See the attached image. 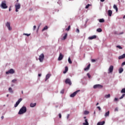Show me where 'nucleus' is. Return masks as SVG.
I'll list each match as a JSON object with an SVG mask.
<instances>
[{
  "instance_id": "37998d69",
  "label": "nucleus",
  "mask_w": 125,
  "mask_h": 125,
  "mask_svg": "<svg viewBox=\"0 0 125 125\" xmlns=\"http://www.w3.org/2000/svg\"><path fill=\"white\" fill-rule=\"evenodd\" d=\"M36 28H37V26L36 25H34L33 26V30H34V31H35V30H36Z\"/></svg>"
},
{
  "instance_id": "c756f323",
  "label": "nucleus",
  "mask_w": 125,
  "mask_h": 125,
  "mask_svg": "<svg viewBox=\"0 0 125 125\" xmlns=\"http://www.w3.org/2000/svg\"><path fill=\"white\" fill-rule=\"evenodd\" d=\"M97 32H98V33H101V32H102V29L101 28H98L97 29Z\"/></svg>"
},
{
  "instance_id": "cd10ccee",
  "label": "nucleus",
  "mask_w": 125,
  "mask_h": 125,
  "mask_svg": "<svg viewBox=\"0 0 125 125\" xmlns=\"http://www.w3.org/2000/svg\"><path fill=\"white\" fill-rule=\"evenodd\" d=\"M47 26H45L42 29V32H43V31H45V30H47L48 29Z\"/></svg>"
},
{
  "instance_id": "393cba45",
  "label": "nucleus",
  "mask_w": 125,
  "mask_h": 125,
  "mask_svg": "<svg viewBox=\"0 0 125 125\" xmlns=\"http://www.w3.org/2000/svg\"><path fill=\"white\" fill-rule=\"evenodd\" d=\"M83 125H88V122H87V119H85V123H83Z\"/></svg>"
},
{
  "instance_id": "bf43d9fd",
  "label": "nucleus",
  "mask_w": 125,
  "mask_h": 125,
  "mask_svg": "<svg viewBox=\"0 0 125 125\" xmlns=\"http://www.w3.org/2000/svg\"><path fill=\"white\" fill-rule=\"evenodd\" d=\"M19 1V0H17V2H18Z\"/></svg>"
},
{
  "instance_id": "f704fd0d",
  "label": "nucleus",
  "mask_w": 125,
  "mask_h": 125,
  "mask_svg": "<svg viewBox=\"0 0 125 125\" xmlns=\"http://www.w3.org/2000/svg\"><path fill=\"white\" fill-rule=\"evenodd\" d=\"M23 35L24 36H27V37H29V36H30L31 35L30 34H27V33H24Z\"/></svg>"
},
{
  "instance_id": "6ab92c4d",
  "label": "nucleus",
  "mask_w": 125,
  "mask_h": 125,
  "mask_svg": "<svg viewBox=\"0 0 125 125\" xmlns=\"http://www.w3.org/2000/svg\"><path fill=\"white\" fill-rule=\"evenodd\" d=\"M105 124V121L100 122L97 123V125H103Z\"/></svg>"
},
{
  "instance_id": "aec40b11",
  "label": "nucleus",
  "mask_w": 125,
  "mask_h": 125,
  "mask_svg": "<svg viewBox=\"0 0 125 125\" xmlns=\"http://www.w3.org/2000/svg\"><path fill=\"white\" fill-rule=\"evenodd\" d=\"M68 67L67 66H65V70L63 72V74H66V73H67V72H68Z\"/></svg>"
},
{
  "instance_id": "13d9d810",
  "label": "nucleus",
  "mask_w": 125,
  "mask_h": 125,
  "mask_svg": "<svg viewBox=\"0 0 125 125\" xmlns=\"http://www.w3.org/2000/svg\"><path fill=\"white\" fill-rule=\"evenodd\" d=\"M6 96H7V97H8V96H9V95L7 94V95H6Z\"/></svg>"
},
{
  "instance_id": "4468645a",
  "label": "nucleus",
  "mask_w": 125,
  "mask_h": 125,
  "mask_svg": "<svg viewBox=\"0 0 125 125\" xmlns=\"http://www.w3.org/2000/svg\"><path fill=\"white\" fill-rule=\"evenodd\" d=\"M124 58H125V54H124L123 55H122L118 57V59H119L120 60L121 59H124Z\"/></svg>"
},
{
  "instance_id": "49530a36",
  "label": "nucleus",
  "mask_w": 125,
  "mask_h": 125,
  "mask_svg": "<svg viewBox=\"0 0 125 125\" xmlns=\"http://www.w3.org/2000/svg\"><path fill=\"white\" fill-rule=\"evenodd\" d=\"M118 100H119V99L117 98H115L114 100V101H118Z\"/></svg>"
},
{
  "instance_id": "3c124183",
  "label": "nucleus",
  "mask_w": 125,
  "mask_h": 125,
  "mask_svg": "<svg viewBox=\"0 0 125 125\" xmlns=\"http://www.w3.org/2000/svg\"><path fill=\"white\" fill-rule=\"evenodd\" d=\"M123 34H124V32H123L120 33L119 34V35H123Z\"/></svg>"
},
{
  "instance_id": "c03bdc74",
  "label": "nucleus",
  "mask_w": 125,
  "mask_h": 125,
  "mask_svg": "<svg viewBox=\"0 0 125 125\" xmlns=\"http://www.w3.org/2000/svg\"><path fill=\"white\" fill-rule=\"evenodd\" d=\"M76 32H77V33H80V30L79 29V28H77L76 29Z\"/></svg>"
},
{
  "instance_id": "a211bd4d",
  "label": "nucleus",
  "mask_w": 125,
  "mask_h": 125,
  "mask_svg": "<svg viewBox=\"0 0 125 125\" xmlns=\"http://www.w3.org/2000/svg\"><path fill=\"white\" fill-rule=\"evenodd\" d=\"M94 39H96V35H93L89 37V40H93Z\"/></svg>"
},
{
  "instance_id": "09e8293b",
  "label": "nucleus",
  "mask_w": 125,
  "mask_h": 125,
  "mask_svg": "<svg viewBox=\"0 0 125 125\" xmlns=\"http://www.w3.org/2000/svg\"><path fill=\"white\" fill-rule=\"evenodd\" d=\"M1 120H3V119H4V117L3 116H1Z\"/></svg>"
},
{
  "instance_id": "2f4dec72",
  "label": "nucleus",
  "mask_w": 125,
  "mask_h": 125,
  "mask_svg": "<svg viewBox=\"0 0 125 125\" xmlns=\"http://www.w3.org/2000/svg\"><path fill=\"white\" fill-rule=\"evenodd\" d=\"M121 92V93H125V88L122 89Z\"/></svg>"
},
{
  "instance_id": "de8ad7c7",
  "label": "nucleus",
  "mask_w": 125,
  "mask_h": 125,
  "mask_svg": "<svg viewBox=\"0 0 125 125\" xmlns=\"http://www.w3.org/2000/svg\"><path fill=\"white\" fill-rule=\"evenodd\" d=\"M61 93L63 94V93H64V90H62L61 91Z\"/></svg>"
},
{
  "instance_id": "6e6d98bb",
  "label": "nucleus",
  "mask_w": 125,
  "mask_h": 125,
  "mask_svg": "<svg viewBox=\"0 0 125 125\" xmlns=\"http://www.w3.org/2000/svg\"><path fill=\"white\" fill-rule=\"evenodd\" d=\"M115 111H118V108H116L115 109Z\"/></svg>"
},
{
  "instance_id": "052dcab7",
  "label": "nucleus",
  "mask_w": 125,
  "mask_h": 125,
  "mask_svg": "<svg viewBox=\"0 0 125 125\" xmlns=\"http://www.w3.org/2000/svg\"><path fill=\"white\" fill-rule=\"evenodd\" d=\"M84 119H86V117H84Z\"/></svg>"
},
{
  "instance_id": "e433bc0d",
  "label": "nucleus",
  "mask_w": 125,
  "mask_h": 125,
  "mask_svg": "<svg viewBox=\"0 0 125 125\" xmlns=\"http://www.w3.org/2000/svg\"><path fill=\"white\" fill-rule=\"evenodd\" d=\"M16 82H17V80L16 79H14L12 81V83H15Z\"/></svg>"
},
{
  "instance_id": "c85d7f7f",
  "label": "nucleus",
  "mask_w": 125,
  "mask_h": 125,
  "mask_svg": "<svg viewBox=\"0 0 125 125\" xmlns=\"http://www.w3.org/2000/svg\"><path fill=\"white\" fill-rule=\"evenodd\" d=\"M111 97V95L110 94H108V95H105V98H110Z\"/></svg>"
},
{
  "instance_id": "ddd939ff",
  "label": "nucleus",
  "mask_w": 125,
  "mask_h": 125,
  "mask_svg": "<svg viewBox=\"0 0 125 125\" xmlns=\"http://www.w3.org/2000/svg\"><path fill=\"white\" fill-rule=\"evenodd\" d=\"M68 36V34L65 33L64 34V36L63 37V38L62 39V41H65V40H66V39H67V37Z\"/></svg>"
},
{
  "instance_id": "20e7f679",
  "label": "nucleus",
  "mask_w": 125,
  "mask_h": 125,
  "mask_svg": "<svg viewBox=\"0 0 125 125\" xmlns=\"http://www.w3.org/2000/svg\"><path fill=\"white\" fill-rule=\"evenodd\" d=\"M93 88L94 89H96V88H103V85L98 84H95L93 86Z\"/></svg>"
},
{
  "instance_id": "f3484780",
  "label": "nucleus",
  "mask_w": 125,
  "mask_h": 125,
  "mask_svg": "<svg viewBox=\"0 0 125 125\" xmlns=\"http://www.w3.org/2000/svg\"><path fill=\"white\" fill-rule=\"evenodd\" d=\"M90 68V63H89L86 67H85L84 69V71H87L88 70H89V68Z\"/></svg>"
},
{
  "instance_id": "ea45409f",
  "label": "nucleus",
  "mask_w": 125,
  "mask_h": 125,
  "mask_svg": "<svg viewBox=\"0 0 125 125\" xmlns=\"http://www.w3.org/2000/svg\"><path fill=\"white\" fill-rule=\"evenodd\" d=\"M97 108L99 109V111H101V107L100 106H97Z\"/></svg>"
},
{
  "instance_id": "a19ab883",
  "label": "nucleus",
  "mask_w": 125,
  "mask_h": 125,
  "mask_svg": "<svg viewBox=\"0 0 125 125\" xmlns=\"http://www.w3.org/2000/svg\"><path fill=\"white\" fill-rule=\"evenodd\" d=\"M117 47H118V48H119L120 49H122L123 48L122 47V46H120V45H118L117 46Z\"/></svg>"
},
{
  "instance_id": "39448f33",
  "label": "nucleus",
  "mask_w": 125,
  "mask_h": 125,
  "mask_svg": "<svg viewBox=\"0 0 125 125\" xmlns=\"http://www.w3.org/2000/svg\"><path fill=\"white\" fill-rule=\"evenodd\" d=\"M43 59H44V55H43V54H41L39 56V61H40V62H42L43 61Z\"/></svg>"
},
{
  "instance_id": "9d476101",
  "label": "nucleus",
  "mask_w": 125,
  "mask_h": 125,
  "mask_svg": "<svg viewBox=\"0 0 125 125\" xmlns=\"http://www.w3.org/2000/svg\"><path fill=\"white\" fill-rule=\"evenodd\" d=\"M6 27H7L8 30L9 31H11V30H12V28L11 27H10V22H6L5 24Z\"/></svg>"
},
{
  "instance_id": "79ce46f5",
  "label": "nucleus",
  "mask_w": 125,
  "mask_h": 125,
  "mask_svg": "<svg viewBox=\"0 0 125 125\" xmlns=\"http://www.w3.org/2000/svg\"><path fill=\"white\" fill-rule=\"evenodd\" d=\"M59 117L60 119H61V118H62V115H61V113H60V114H59Z\"/></svg>"
},
{
  "instance_id": "b1692460",
  "label": "nucleus",
  "mask_w": 125,
  "mask_h": 125,
  "mask_svg": "<svg viewBox=\"0 0 125 125\" xmlns=\"http://www.w3.org/2000/svg\"><path fill=\"white\" fill-rule=\"evenodd\" d=\"M100 23H104L105 22V20H104V19H101L99 20Z\"/></svg>"
},
{
  "instance_id": "4c0bfd02",
  "label": "nucleus",
  "mask_w": 125,
  "mask_h": 125,
  "mask_svg": "<svg viewBox=\"0 0 125 125\" xmlns=\"http://www.w3.org/2000/svg\"><path fill=\"white\" fill-rule=\"evenodd\" d=\"M89 6H90V4H88L86 6H85V8L87 9L88 8V7H89Z\"/></svg>"
},
{
  "instance_id": "c9c22d12",
  "label": "nucleus",
  "mask_w": 125,
  "mask_h": 125,
  "mask_svg": "<svg viewBox=\"0 0 125 125\" xmlns=\"http://www.w3.org/2000/svg\"><path fill=\"white\" fill-rule=\"evenodd\" d=\"M125 94H123L122 96L119 98V99H123L125 97Z\"/></svg>"
},
{
  "instance_id": "680f3d73",
  "label": "nucleus",
  "mask_w": 125,
  "mask_h": 125,
  "mask_svg": "<svg viewBox=\"0 0 125 125\" xmlns=\"http://www.w3.org/2000/svg\"><path fill=\"white\" fill-rule=\"evenodd\" d=\"M21 93H22V94H23V91H21Z\"/></svg>"
},
{
  "instance_id": "9b49d317",
  "label": "nucleus",
  "mask_w": 125,
  "mask_h": 125,
  "mask_svg": "<svg viewBox=\"0 0 125 125\" xmlns=\"http://www.w3.org/2000/svg\"><path fill=\"white\" fill-rule=\"evenodd\" d=\"M80 91H81V90H78L77 91L74 92L70 95V97H75V95H77L78 92H80Z\"/></svg>"
},
{
  "instance_id": "f8f14e48",
  "label": "nucleus",
  "mask_w": 125,
  "mask_h": 125,
  "mask_svg": "<svg viewBox=\"0 0 125 125\" xmlns=\"http://www.w3.org/2000/svg\"><path fill=\"white\" fill-rule=\"evenodd\" d=\"M63 59V56L62 55V53H60V56L58 58L59 61H61Z\"/></svg>"
},
{
  "instance_id": "864d4df0",
  "label": "nucleus",
  "mask_w": 125,
  "mask_h": 125,
  "mask_svg": "<svg viewBox=\"0 0 125 125\" xmlns=\"http://www.w3.org/2000/svg\"><path fill=\"white\" fill-rule=\"evenodd\" d=\"M38 76H39V77H41V76H42V74H39L38 75Z\"/></svg>"
},
{
  "instance_id": "a878e982",
  "label": "nucleus",
  "mask_w": 125,
  "mask_h": 125,
  "mask_svg": "<svg viewBox=\"0 0 125 125\" xmlns=\"http://www.w3.org/2000/svg\"><path fill=\"white\" fill-rule=\"evenodd\" d=\"M8 90L10 93H13V90H12V88L11 87H9Z\"/></svg>"
},
{
  "instance_id": "a18cd8bd",
  "label": "nucleus",
  "mask_w": 125,
  "mask_h": 125,
  "mask_svg": "<svg viewBox=\"0 0 125 125\" xmlns=\"http://www.w3.org/2000/svg\"><path fill=\"white\" fill-rule=\"evenodd\" d=\"M96 61V60H94V59H92L91 60V62H95Z\"/></svg>"
},
{
  "instance_id": "8fccbe9b",
  "label": "nucleus",
  "mask_w": 125,
  "mask_h": 125,
  "mask_svg": "<svg viewBox=\"0 0 125 125\" xmlns=\"http://www.w3.org/2000/svg\"><path fill=\"white\" fill-rule=\"evenodd\" d=\"M69 117H70V114L67 115V118L69 119Z\"/></svg>"
},
{
  "instance_id": "4d7b16f0",
  "label": "nucleus",
  "mask_w": 125,
  "mask_h": 125,
  "mask_svg": "<svg viewBox=\"0 0 125 125\" xmlns=\"http://www.w3.org/2000/svg\"><path fill=\"white\" fill-rule=\"evenodd\" d=\"M11 11V8H9V11Z\"/></svg>"
},
{
  "instance_id": "6e6552de",
  "label": "nucleus",
  "mask_w": 125,
  "mask_h": 125,
  "mask_svg": "<svg viewBox=\"0 0 125 125\" xmlns=\"http://www.w3.org/2000/svg\"><path fill=\"white\" fill-rule=\"evenodd\" d=\"M113 71H114V66L110 65L108 68V73H113Z\"/></svg>"
},
{
  "instance_id": "7ed1b4c3",
  "label": "nucleus",
  "mask_w": 125,
  "mask_h": 125,
  "mask_svg": "<svg viewBox=\"0 0 125 125\" xmlns=\"http://www.w3.org/2000/svg\"><path fill=\"white\" fill-rule=\"evenodd\" d=\"M15 11L16 12H18L19 10L18 9H20V8H21V4H20V3H16L15 5Z\"/></svg>"
},
{
  "instance_id": "4be33fe9",
  "label": "nucleus",
  "mask_w": 125,
  "mask_h": 125,
  "mask_svg": "<svg viewBox=\"0 0 125 125\" xmlns=\"http://www.w3.org/2000/svg\"><path fill=\"white\" fill-rule=\"evenodd\" d=\"M113 8H114V9H115L116 12H118V7L117 6V5H116L115 4H114V5H113Z\"/></svg>"
},
{
  "instance_id": "72a5a7b5",
  "label": "nucleus",
  "mask_w": 125,
  "mask_h": 125,
  "mask_svg": "<svg viewBox=\"0 0 125 125\" xmlns=\"http://www.w3.org/2000/svg\"><path fill=\"white\" fill-rule=\"evenodd\" d=\"M68 63L69 64H72V61H71V59L70 58H68Z\"/></svg>"
},
{
  "instance_id": "0eeeda50",
  "label": "nucleus",
  "mask_w": 125,
  "mask_h": 125,
  "mask_svg": "<svg viewBox=\"0 0 125 125\" xmlns=\"http://www.w3.org/2000/svg\"><path fill=\"white\" fill-rule=\"evenodd\" d=\"M14 73H15V71L13 69H11L8 71L6 72V75H8L9 74H14Z\"/></svg>"
},
{
  "instance_id": "2eb2a0df",
  "label": "nucleus",
  "mask_w": 125,
  "mask_h": 125,
  "mask_svg": "<svg viewBox=\"0 0 125 125\" xmlns=\"http://www.w3.org/2000/svg\"><path fill=\"white\" fill-rule=\"evenodd\" d=\"M50 76H51V75H50V74H48L46 75V79L45 80V81L46 82V81H47V80H48V79L49 78H50Z\"/></svg>"
},
{
  "instance_id": "f03ea898",
  "label": "nucleus",
  "mask_w": 125,
  "mask_h": 125,
  "mask_svg": "<svg viewBox=\"0 0 125 125\" xmlns=\"http://www.w3.org/2000/svg\"><path fill=\"white\" fill-rule=\"evenodd\" d=\"M0 6L1 8H3V9H6V8H7V5H6V1L4 0L1 2Z\"/></svg>"
},
{
  "instance_id": "7c9ffc66",
  "label": "nucleus",
  "mask_w": 125,
  "mask_h": 125,
  "mask_svg": "<svg viewBox=\"0 0 125 125\" xmlns=\"http://www.w3.org/2000/svg\"><path fill=\"white\" fill-rule=\"evenodd\" d=\"M70 29H71V26L70 25L68 26V28L65 29V31H70Z\"/></svg>"
},
{
  "instance_id": "dca6fc26",
  "label": "nucleus",
  "mask_w": 125,
  "mask_h": 125,
  "mask_svg": "<svg viewBox=\"0 0 125 125\" xmlns=\"http://www.w3.org/2000/svg\"><path fill=\"white\" fill-rule=\"evenodd\" d=\"M113 14V12L111 10H109L108 11V16H112V14Z\"/></svg>"
},
{
  "instance_id": "473e14b6",
  "label": "nucleus",
  "mask_w": 125,
  "mask_h": 125,
  "mask_svg": "<svg viewBox=\"0 0 125 125\" xmlns=\"http://www.w3.org/2000/svg\"><path fill=\"white\" fill-rule=\"evenodd\" d=\"M84 115H88V114H89V112L86 110L84 112Z\"/></svg>"
},
{
  "instance_id": "0e129e2a",
  "label": "nucleus",
  "mask_w": 125,
  "mask_h": 125,
  "mask_svg": "<svg viewBox=\"0 0 125 125\" xmlns=\"http://www.w3.org/2000/svg\"><path fill=\"white\" fill-rule=\"evenodd\" d=\"M94 114H95V111L94 112Z\"/></svg>"
},
{
  "instance_id": "f257e3e1",
  "label": "nucleus",
  "mask_w": 125,
  "mask_h": 125,
  "mask_svg": "<svg viewBox=\"0 0 125 125\" xmlns=\"http://www.w3.org/2000/svg\"><path fill=\"white\" fill-rule=\"evenodd\" d=\"M27 112V108L26 106H22L18 114L19 115H22Z\"/></svg>"
},
{
  "instance_id": "5fc2aeb1",
  "label": "nucleus",
  "mask_w": 125,
  "mask_h": 125,
  "mask_svg": "<svg viewBox=\"0 0 125 125\" xmlns=\"http://www.w3.org/2000/svg\"><path fill=\"white\" fill-rule=\"evenodd\" d=\"M99 105V103H97L96 104V106H97V105Z\"/></svg>"
},
{
  "instance_id": "412c9836",
  "label": "nucleus",
  "mask_w": 125,
  "mask_h": 125,
  "mask_svg": "<svg viewBox=\"0 0 125 125\" xmlns=\"http://www.w3.org/2000/svg\"><path fill=\"white\" fill-rule=\"evenodd\" d=\"M109 115H110V111H108L104 114V117H109Z\"/></svg>"
},
{
  "instance_id": "603ef678",
  "label": "nucleus",
  "mask_w": 125,
  "mask_h": 125,
  "mask_svg": "<svg viewBox=\"0 0 125 125\" xmlns=\"http://www.w3.org/2000/svg\"><path fill=\"white\" fill-rule=\"evenodd\" d=\"M101 1H102V2H103L105 1V0H101Z\"/></svg>"
},
{
  "instance_id": "423d86ee",
  "label": "nucleus",
  "mask_w": 125,
  "mask_h": 125,
  "mask_svg": "<svg viewBox=\"0 0 125 125\" xmlns=\"http://www.w3.org/2000/svg\"><path fill=\"white\" fill-rule=\"evenodd\" d=\"M65 83L66 84H69V85H72V82H71V80L69 79H66L65 81Z\"/></svg>"
},
{
  "instance_id": "58836bf2",
  "label": "nucleus",
  "mask_w": 125,
  "mask_h": 125,
  "mask_svg": "<svg viewBox=\"0 0 125 125\" xmlns=\"http://www.w3.org/2000/svg\"><path fill=\"white\" fill-rule=\"evenodd\" d=\"M87 76L88 77L89 79H90V77L91 76H90V74H89V73H87Z\"/></svg>"
},
{
  "instance_id": "1a4fd4ad",
  "label": "nucleus",
  "mask_w": 125,
  "mask_h": 125,
  "mask_svg": "<svg viewBox=\"0 0 125 125\" xmlns=\"http://www.w3.org/2000/svg\"><path fill=\"white\" fill-rule=\"evenodd\" d=\"M21 101H22V98L19 99V100L16 103V104L14 105L15 108H16V107H17V106L20 104V102H21Z\"/></svg>"
},
{
  "instance_id": "bb28decb",
  "label": "nucleus",
  "mask_w": 125,
  "mask_h": 125,
  "mask_svg": "<svg viewBox=\"0 0 125 125\" xmlns=\"http://www.w3.org/2000/svg\"><path fill=\"white\" fill-rule=\"evenodd\" d=\"M36 105H37V104H36V103H34V104L31 103L30 104V107H35V106H36Z\"/></svg>"
},
{
  "instance_id": "e2e57ef3",
  "label": "nucleus",
  "mask_w": 125,
  "mask_h": 125,
  "mask_svg": "<svg viewBox=\"0 0 125 125\" xmlns=\"http://www.w3.org/2000/svg\"><path fill=\"white\" fill-rule=\"evenodd\" d=\"M123 18H124V19H125V16H124L123 17Z\"/></svg>"
},
{
  "instance_id": "5701e85b",
  "label": "nucleus",
  "mask_w": 125,
  "mask_h": 125,
  "mask_svg": "<svg viewBox=\"0 0 125 125\" xmlns=\"http://www.w3.org/2000/svg\"><path fill=\"white\" fill-rule=\"evenodd\" d=\"M119 74H122V73H123V72H124V68H120L119 70Z\"/></svg>"
}]
</instances>
